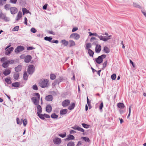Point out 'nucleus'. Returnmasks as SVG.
I'll return each mask as SVG.
<instances>
[{
  "label": "nucleus",
  "instance_id": "obj_19",
  "mask_svg": "<svg viewBox=\"0 0 146 146\" xmlns=\"http://www.w3.org/2000/svg\"><path fill=\"white\" fill-rule=\"evenodd\" d=\"M103 51L105 53L108 54L110 52V49L107 46H105L104 47Z\"/></svg>",
  "mask_w": 146,
  "mask_h": 146
},
{
  "label": "nucleus",
  "instance_id": "obj_54",
  "mask_svg": "<svg viewBox=\"0 0 146 146\" xmlns=\"http://www.w3.org/2000/svg\"><path fill=\"white\" fill-rule=\"evenodd\" d=\"M78 126H77L76 125H75L74 126L72 127L71 128L74 129V130H78Z\"/></svg>",
  "mask_w": 146,
  "mask_h": 146
},
{
  "label": "nucleus",
  "instance_id": "obj_14",
  "mask_svg": "<svg viewBox=\"0 0 146 146\" xmlns=\"http://www.w3.org/2000/svg\"><path fill=\"white\" fill-rule=\"evenodd\" d=\"M45 100L47 101H51L53 99V97L52 95H49L47 96H46L45 98Z\"/></svg>",
  "mask_w": 146,
  "mask_h": 146
},
{
  "label": "nucleus",
  "instance_id": "obj_29",
  "mask_svg": "<svg viewBox=\"0 0 146 146\" xmlns=\"http://www.w3.org/2000/svg\"><path fill=\"white\" fill-rule=\"evenodd\" d=\"M44 39L45 40L51 42V40L52 39V38L50 37L46 36L44 38Z\"/></svg>",
  "mask_w": 146,
  "mask_h": 146
},
{
  "label": "nucleus",
  "instance_id": "obj_3",
  "mask_svg": "<svg viewBox=\"0 0 146 146\" xmlns=\"http://www.w3.org/2000/svg\"><path fill=\"white\" fill-rule=\"evenodd\" d=\"M106 57V55L105 54H102L101 56H99L98 58L96 59V61L98 64H101L103 61V58H105Z\"/></svg>",
  "mask_w": 146,
  "mask_h": 146
},
{
  "label": "nucleus",
  "instance_id": "obj_34",
  "mask_svg": "<svg viewBox=\"0 0 146 146\" xmlns=\"http://www.w3.org/2000/svg\"><path fill=\"white\" fill-rule=\"evenodd\" d=\"M5 81L8 84H10L11 83V81L9 78H7L5 79Z\"/></svg>",
  "mask_w": 146,
  "mask_h": 146
},
{
  "label": "nucleus",
  "instance_id": "obj_13",
  "mask_svg": "<svg viewBox=\"0 0 146 146\" xmlns=\"http://www.w3.org/2000/svg\"><path fill=\"white\" fill-rule=\"evenodd\" d=\"M101 50V47L100 45L96 44V46L95 49L96 52L97 53H99L100 52Z\"/></svg>",
  "mask_w": 146,
  "mask_h": 146
},
{
  "label": "nucleus",
  "instance_id": "obj_35",
  "mask_svg": "<svg viewBox=\"0 0 146 146\" xmlns=\"http://www.w3.org/2000/svg\"><path fill=\"white\" fill-rule=\"evenodd\" d=\"M88 33L89 34V36H90L94 35L97 36L98 37V36H100L98 35V34L96 33H92L91 32H89Z\"/></svg>",
  "mask_w": 146,
  "mask_h": 146
},
{
  "label": "nucleus",
  "instance_id": "obj_48",
  "mask_svg": "<svg viewBox=\"0 0 146 146\" xmlns=\"http://www.w3.org/2000/svg\"><path fill=\"white\" fill-rule=\"evenodd\" d=\"M9 5L8 4H6L5 6V9L7 10H9L10 8Z\"/></svg>",
  "mask_w": 146,
  "mask_h": 146
},
{
  "label": "nucleus",
  "instance_id": "obj_44",
  "mask_svg": "<svg viewBox=\"0 0 146 146\" xmlns=\"http://www.w3.org/2000/svg\"><path fill=\"white\" fill-rule=\"evenodd\" d=\"M107 36H102V35L100 36H98V38H99L100 39V40H102V41H103L102 39H103V38L106 39V38H107Z\"/></svg>",
  "mask_w": 146,
  "mask_h": 146
},
{
  "label": "nucleus",
  "instance_id": "obj_36",
  "mask_svg": "<svg viewBox=\"0 0 146 146\" xmlns=\"http://www.w3.org/2000/svg\"><path fill=\"white\" fill-rule=\"evenodd\" d=\"M19 77V74L18 73H15L14 74L13 77L15 79L17 80L18 79Z\"/></svg>",
  "mask_w": 146,
  "mask_h": 146
},
{
  "label": "nucleus",
  "instance_id": "obj_4",
  "mask_svg": "<svg viewBox=\"0 0 146 146\" xmlns=\"http://www.w3.org/2000/svg\"><path fill=\"white\" fill-rule=\"evenodd\" d=\"M35 70V67L33 65H31L28 66L27 72L29 74H32L34 72Z\"/></svg>",
  "mask_w": 146,
  "mask_h": 146
},
{
  "label": "nucleus",
  "instance_id": "obj_2",
  "mask_svg": "<svg viewBox=\"0 0 146 146\" xmlns=\"http://www.w3.org/2000/svg\"><path fill=\"white\" fill-rule=\"evenodd\" d=\"M35 94L37 98L35 97H33L31 98V100L35 105H38L39 102L40 95L39 94L37 93H35Z\"/></svg>",
  "mask_w": 146,
  "mask_h": 146
},
{
  "label": "nucleus",
  "instance_id": "obj_55",
  "mask_svg": "<svg viewBox=\"0 0 146 146\" xmlns=\"http://www.w3.org/2000/svg\"><path fill=\"white\" fill-rule=\"evenodd\" d=\"M14 49V48L13 47H11V48H8L7 50V51H8V52H10V53Z\"/></svg>",
  "mask_w": 146,
  "mask_h": 146
},
{
  "label": "nucleus",
  "instance_id": "obj_52",
  "mask_svg": "<svg viewBox=\"0 0 146 146\" xmlns=\"http://www.w3.org/2000/svg\"><path fill=\"white\" fill-rule=\"evenodd\" d=\"M78 131H80L81 132H84V130L82 129V128L79 127L78 126Z\"/></svg>",
  "mask_w": 146,
  "mask_h": 146
},
{
  "label": "nucleus",
  "instance_id": "obj_28",
  "mask_svg": "<svg viewBox=\"0 0 146 146\" xmlns=\"http://www.w3.org/2000/svg\"><path fill=\"white\" fill-rule=\"evenodd\" d=\"M22 10L24 15L29 13V11L25 8H23L22 9Z\"/></svg>",
  "mask_w": 146,
  "mask_h": 146
},
{
  "label": "nucleus",
  "instance_id": "obj_51",
  "mask_svg": "<svg viewBox=\"0 0 146 146\" xmlns=\"http://www.w3.org/2000/svg\"><path fill=\"white\" fill-rule=\"evenodd\" d=\"M58 135L62 138H64L65 137L66 135V134L65 133L64 134H58Z\"/></svg>",
  "mask_w": 146,
  "mask_h": 146
},
{
  "label": "nucleus",
  "instance_id": "obj_59",
  "mask_svg": "<svg viewBox=\"0 0 146 146\" xmlns=\"http://www.w3.org/2000/svg\"><path fill=\"white\" fill-rule=\"evenodd\" d=\"M17 0H10V2L13 4H15L16 3Z\"/></svg>",
  "mask_w": 146,
  "mask_h": 146
},
{
  "label": "nucleus",
  "instance_id": "obj_64",
  "mask_svg": "<svg viewBox=\"0 0 146 146\" xmlns=\"http://www.w3.org/2000/svg\"><path fill=\"white\" fill-rule=\"evenodd\" d=\"M87 103L88 105H90V101L89 100L88 97H87Z\"/></svg>",
  "mask_w": 146,
  "mask_h": 146
},
{
  "label": "nucleus",
  "instance_id": "obj_22",
  "mask_svg": "<svg viewBox=\"0 0 146 146\" xmlns=\"http://www.w3.org/2000/svg\"><path fill=\"white\" fill-rule=\"evenodd\" d=\"M88 52L90 56L92 57L93 56L94 52L91 49H88Z\"/></svg>",
  "mask_w": 146,
  "mask_h": 146
},
{
  "label": "nucleus",
  "instance_id": "obj_53",
  "mask_svg": "<svg viewBox=\"0 0 146 146\" xmlns=\"http://www.w3.org/2000/svg\"><path fill=\"white\" fill-rule=\"evenodd\" d=\"M16 121L17 123L18 124L21 125L22 124V122H20V119L18 118H17L16 119Z\"/></svg>",
  "mask_w": 146,
  "mask_h": 146
},
{
  "label": "nucleus",
  "instance_id": "obj_15",
  "mask_svg": "<svg viewBox=\"0 0 146 146\" xmlns=\"http://www.w3.org/2000/svg\"><path fill=\"white\" fill-rule=\"evenodd\" d=\"M46 109V111L47 112H50L52 110V108L51 105L50 104L47 105Z\"/></svg>",
  "mask_w": 146,
  "mask_h": 146
},
{
  "label": "nucleus",
  "instance_id": "obj_43",
  "mask_svg": "<svg viewBox=\"0 0 146 146\" xmlns=\"http://www.w3.org/2000/svg\"><path fill=\"white\" fill-rule=\"evenodd\" d=\"M19 29V27L18 26H16L13 29V31H17Z\"/></svg>",
  "mask_w": 146,
  "mask_h": 146
},
{
  "label": "nucleus",
  "instance_id": "obj_40",
  "mask_svg": "<svg viewBox=\"0 0 146 146\" xmlns=\"http://www.w3.org/2000/svg\"><path fill=\"white\" fill-rule=\"evenodd\" d=\"M74 143L72 141L69 142L67 144V146H74Z\"/></svg>",
  "mask_w": 146,
  "mask_h": 146
},
{
  "label": "nucleus",
  "instance_id": "obj_63",
  "mask_svg": "<svg viewBox=\"0 0 146 146\" xmlns=\"http://www.w3.org/2000/svg\"><path fill=\"white\" fill-rule=\"evenodd\" d=\"M47 4H45L43 6V9L46 10L47 9Z\"/></svg>",
  "mask_w": 146,
  "mask_h": 146
},
{
  "label": "nucleus",
  "instance_id": "obj_7",
  "mask_svg": "<svg viewBox=\"0 0 146 146\" xmlns=\"http://www.w3.org/2000/svg\"><path fill=\"white\" fill-rule=\"evenodd\" d=\"M80 37V35L77 33H73L70 36V38H74L76 40H78Z\"/></svg>",
  "mask_w": 146,
  "mask_h": 146
},
{
  "label": "nucleus",
  "instance_id": "obj_8",
  "mask_svg": "<svg viewBox=\"0 0 146 146\" xmlns=\"http://www.w3.org/2000/svg\"><path fill=\"white\" fill-rule=\"evenodd\" d=\"M24 49V47L22 46H19L15 49V52L16 53L19 52L23 51Z\"/></svg>",
  "mask_w": 146,
  "mask_h": 146
},
{
  "label": "nucleus",
  "instance_id": "obj_30",
  "mask_svg": "<svg viewBox=\"0 0 146 146\" xmlns=\"http://www.w3.org/2000/svg\"><path fill=\"white\" fill-rule=\"evenodd\" d=\"M38 116L41 119H42L44 120V114H41L40 113L38 114Z\"/></svg>",
  "mask_w": 146,
  "mask_h": 146
},
{
  "label": "nucleus",
  "instance_id": "obj_10",
  "mask_svg": "<svg viewBox=\"0 0 146 146\" xmlns=\"http://www.w3.org/2000/svg\"><path fill=\"white\" fill-rule=\"evenodd\" d=\"M53 141L55 144H59L61 143V140L60 138L56 137L54 139Z\"/></svg>",
  "mask_w": 146,
  "mask_h": 146
},
{
  "label": "nucleus",
  "instance_id": "obj_41",
  "mask_svg": "<svg viewBox=\"0 0 146 146\" xmlns=\"http://www.w3.org/2000/svg\"><path fill=\"white\" fill-rule=\"evenodd\" d=\"M56 77V76L54 74H51L50 75V78L52 80H54L55 78Z\"/></svg>",
  "mask_w": 146,
  "mask_h": 146
},
{
  "label": "nucleus",
  "instance_id": "obj_57",
  "mask_svg": "<svg viewBox=\"0 0 146 146\" xmlns=\"http://www.w3.org/2000/svg\"><path fill=\"white\" fill-rule=\"evenodd\" d=\"M107 61H106L103 63V69L104 68L106 67L107 65Z\"/></svg>",
  "mask_w": 146,
  "mask_h": 146
},
{
  "label": "nucleus",
  "instance_id": "obj_20",
  "mask_svg": "<svg viewBox=\"0 0 146 146\" xmlns=\"http://www.w3.org/2000/svg\"><path fill=\"white\" fill-rule=\"evenodd\" d=\"M118 108L120 109H123L125 107V105L123 103H118L117 105Z\"/></svg>",
  "mask_w": 146,
  "mask_h": 146
},
{
  "label": "nucleus",
  "instance_id": "obj_56",
  "mask_svg": "<svg viewBox=\"0 0 146 146\" xmlns=\"http://www.w3.org/2000/svg\"><path fill=\"white\" fill-rule=\"evenodd\" d=\"M95 40H97V39L96 38L94 37H92L90 40V41L91 42H93V41H94Z\"/></svg>",
  "mask_w": 146,
  "mask_h": 146
},
{
  "label": "nucleus",
  "instance_id": "obj_61",
  "mask_svg": "<svg viewBox=\"0 0 146 146\" xmlns=\"http://www.w3.org/2000/svg\"><path fill=\"white\" fill-rule=\"evenodd\" d=\"M103 107V104L102 102L101 103V104L100 105V107H99V108L100 110H102V108Z\"/></svg>",
  "mask_w": 146,
  "mask_h": 146
},
{
  "label": "nucleus",
  "instance_id": "obj_6",
  "mask_svg": "<svg viewBox=\"0 0 146 146\" xmlns=\"http://www.w3.org/2000/svg\"><path fill=\"white\" fill-rule=\"evenodd\" d=\"M0 18L3 19L6 22L9 21H10V19L9 17H7L5 14L1 13H0Z\"/></svg>",
  "mask_w": 146,
  "mask_h": 146
},
{
  "label": "nucleus",
  "instance_id": "obj_5",
  "mask_svg": "<svg viewBox=\"0 0 146 146\" xmlns=\"http://www.w3.org/2000/svg\"><path fill=\"white\" fill-rule=\"evenodd\" d=\"M14 63V61L13 60H7L4 62L2 64V66L4 68L7 67L8 66V65L9 64H13Z\"/></svg>",
  "mask_w": 146,
  "mask_h": 146
},
{
  "label": "nucleus",
  "instance_id": "obj_16",
  "mask_svg": "<svg viewBox=\"0 0 146 146\" xmlns=\"http://www.w3.org/2000/svg\"><path fill=\"white\" fill-rule=\"evenodd\" d=\"M74 139V136L71 135H68V137L64 139L65 141H68L70 140H73Z\"/></svg>",
  "mask_w": 146,
  "mask_h": 146
},
{
  "label": "nucleus",
  "instance_id": "obj_23",
  "mask_svg": "<svg viewBox=\"0 0 146 146\" xmlns=\"http://www.w3.org/2000/svg\"><path fill=\"white\" fill-rule=\"evenodd\" d=\"M61 42L65 46H66L68 44V41H66L65 40H62L61 41Z\"/></svg>",
  "mask_w": 146,
  "mask_h": 146
},
{
  "label": "nucleus",
  "instance_id": "obj_9",
  "mask_svg": "<svg viewBox=\"0 0 146 146\" xmlns=\"http://www.w3.org/2000/svg\"><path fill=\"white\" fill-rule=\"evenodd\" d=\"M32 57L30 55H28L24 57V61L26 63H29L32 59Z\"/></svg>",
  "mask_w": 146,
  "mask_h": 146
},
{
  "label": "nucleus",
  "instance_id": "obj_37",
  "mask_svg": "<svg viewBox=\"0 0 146 146\" xmlns=\"http://www.w3.org/2000/svg\"><path fill=\"white\" fill-rule=\"evenodd\" d=\"M58 117V115H56L55 113H53L51 115V117L52 118L55 119L57 118Z\"/></svg>",
  "mask_w": 146,
  "mask_h": 146
},
{
  "label": "nucleus",
  "instance_id": "obj_50",
  "mask_svg": "<svg viewBox=\"0 0 146 146\" xmlns=\"http://www.w3.org/2000/svg\"><path fill=\"white\" fill-rule=\"evenodd\" d=\"M31 31L33 33H35L36 32V30L34 28H32L31 29Z\"/></svg>",
  "mask_w": 146,
  "mask_h": 146
},
{
  "label": "nucleus",
  "instance_id": "obj_18",
  "mask_svg": "<svg viewBox=\"0 0 146 146\" xmlns=\"http://www.w3.org/2000/svg\"><path fill=\"white\" fill-rule=\"evenodd\" d=\"M68 112V110L66 109H64L60 110V111L61 115H65Z\"/></svg>",
  "mask_w": 146,
  "mask_h": 146
},
{
  "label": "nucleus",
  "instance_id": "obj_1",
  "mask_svg": "<svg viewBox=\"0 0 146 146\" xmlns=\"http://www.w3.org/2000/svg\"><path fill=\"white\" fill-rule=\"evenodd\" d=\"M49 82L48 80L44 79L40 80L39 82V86L42 88L47 87L49 85Z\"/></svg>",
  "mask_w": 146,
  "mask_h": 146
},
{
  "label": "nucleus",
  "instance_id": "obj_32",
  "mask_svg": "<svg viewBox=\"0 0 146 146\" xmlns=\"http://www.w3.org/2000/svg\"><path fill=\"white\" fill-rule=\"evenodd\" d=\"M23 78L24 80H27L28 79V76L26 71L24 72L23 74Z\"/></svg>",
  "mask_w": 146,
  "mask_h": 146
},
{
  "label": "nucleus",
  "instance_id": "obj_49",
  "mask_svg": "<svg viewBox=\"0 0 146 146\" xmlns=\"http://www.w3.org/2000/svg\"><path fill=\"white\" fill-rule=\"evenodd\" d=\"M23 125L24 126H25L27 123V120L26 119H24L23 121Z\"/></svg>",
  "mask_w": 146,
  "mask_h": 146
},
{
  "label": "nucleus",
  "instance_id": "obj_47",
  "mask_svg": "<svg viewBox=\"0 0 146 146\" xmlns=\"http://www.w3.org/2000/svg\"><path fill=\"white\" fill-rule=\"evenodd\" d=\"M131 106H130L129 108V114L127 116V118H128L130 115L131 112Z\"/></svg>",
  "mask_w": 146,
  "mask_h": 146
},
{
  "label": "nucleus",
  "instance_id": "obj_42",
  "mask_svg": "<svg viewBox=\"0 0 146 146\" xmlns=\"http://www.w3.org/2000/svg\"><path fill=\"white\" fill-rule=\"evenodd\" d=\"M133 6L134 7L139 8H141V7L137 3H133Z\"/></svg>",
  "mask_w": 146,
  "mask_h": 146
},
{
  "label": "nucleus",
  "instance_id": "obj_27",
  "mask_svg": "<svg viewBox=\"0 0 146 146\" xmlns=\"http://www.w3.org/2000/svg\"><path fill=\"white\" fill-rule=\"evenodd\" d=\"M75 104L74 103L71 104L68 107V109L70 110L73 109L75 107Z\"/></svg>",
  "mask_w": 146,
  "mask_h": 146
},
{
  "label": "nucleus",
  "instance_id": "obj_11",
  "mask_svg": "<svg viewBox=\"0 0 146 146\" xmlns=\"http://www.w3.org/2000/svg\"><path fill=\"white\" fill-rule=\"evenodd\" d=\"M70 103V101L68 100H66L62 102V105L64 107H65L68 106Z\"/></svg>",
  "mask_w": 146,
  "mask_h": 146
},
{
  "label": "nucleus",
  "instance_id": "obj_38",
  "mask_svg": "<svg viewBox=\"0 0 146 146\" xmlns=\"http://www.w3.org/2000/svg\"><path fill=\"white\" fill-rule=\"evenodd\" d=\"M86 50H88V49H90L89 48H91V45L90 43H87L86 44Z\"/></svg>",
  "mask_w": 146,
  "mask_h": 146
},
{
  "label": "nucleus",
  "instance_id": "obj_58",
  "mask_svg": "<svg viewBox=\"0 0 146 146\" xmlns=\"http://www.w3.org/2000/svg\"><path fill=\"white\" fill-rule=\"evenodd\" d=\"M33 90H38V87L36 85H34L33 86Z\"/></svg>",
  "mask_w": 146,
  "mask_h": 146
},
{
  "label": "nucleus",
  "instance_id": "obj_24",
  "mask_svg": "<svg viewBox=\"0 0 146 146\" xmlns=\"http://www.w3.org/2000/svg\"><path fill=\"white\" fill-rule=\"evenodd\" d=\"M69 44L70 47L74 46L75 45V43L74 41L72 40L69 41Z\"/></svg>",
  "mask_w": 146,
  "mask_h": 146
},
{
  "label": "nucleus",
  "instance_id": "obj_62",
  "mask_svg": "<svg viewBox=\"0 0 146 146\" xmlns=\"http://www.w3.org/2000/svg\"><path fill=\"white\" fill-rule=\"evenodd\" d=\"M51 42L58 44V41L57 40H52Z\"/></svg>",
  "mask_w": 146,
  "mask_h": 146
},
{
  "label": "nucleus",
  "instance_id": "obj_46",
  "mask_svg": "<svg viewBox=\"0 0 146 146\" xmlns=\"http://www.w3.org/2000/svg\"><path fill=\"white\" fill-rule=\"evenodd\" d=\"M82 126L84 127L85 128H86V129L88 128H89V125H88L87 124H86L84 123H83L82 124Z\"/></svg>",
  "mask_w": 146,
  "mask_h": 146
},
{
  "label": "nucleus",
  "instance_id": "obj_26",
  "mask_svg": "<svg viewBox=\"0 0 146 146\" xmlns=\"http://www.w3.org/2000/svg\"><path fill=\"white\" fill-rule=\"evenodd\" d=\"M12 86L13 87H18L20 86V84L19 82H16L13 83L12 84Z\"/></svg>",
  "mask_w": 146,
  "mask_h": 146
},
{
  "label": "nucleus",
  "instance_id": "obj_25",
  "mask_svg": "<svg viewBox=\"0 0 146 146\" xmlns=\"http://www.w3.org/2000/svg\"><path fill=\"white\" fill-rule=\"evenodd\" d=\"M21 66L20 65H18L15 68V70L16 72H18L21 71Z\"/></svg>",
  "mask_w": 146,
  "mask_h": 146
},
{
  "label": "nucleus",
  "instance_id": "obj_17",
  "mask_svg": "<svg viewBox=\"0 0 146 146\" xmlns=\"http://www.w3.org/2000/svg\"><path fill=\"white\" fill-rule=\"evenodd\" d=\"M37 114L41 113L42 112V108L40 105H38L37 106Z\"/></svg>",
  "mask_w": 146,
  "mask_h": 146
},
{
  "label": "nucleus",
  "instance_id": "obj_12",
  "mask_svg": "<svg viewBox=\"0 0 146 146\" xmlns=\"http://www.w3.org/2000/svg\"><path fill=\"white\" fill-rule=\"evenodd\" d=\"M10 10L11 13L12 14H15L17 12V9L15 7H11L10 9Z\"/></svg>",
  "mask_w": 146,
  "mask_h": 146
},
{
  "label": "nucleus",
  "instance_id": "obj_31",
  "mask_svg": "<svg viewBox=\"0 0 146 146\" xmlns=\"http://www.w3.org/2000/svg\"><path fill=\"white\" fill-rule=\"evenodd\" d=\"M81 138L83 139L85 142H90V139L89 138L86 137H82Z\"/></svg>",
  "mask_w": 146,
  "mask_h": 146
},
{
  "label": "nucleus",
  "instance_id": "obj_60",
  "mask_svg": "<svg viewBox=\"0 0 146 146\" xmlns=\"http://www.w3.org/2000/svg\"><path fill=\"white\" fill-rule=\"evenodd\" d=\"M78 29V28L76 27L74 28L72 30V32H73L76 31Z\"/></svg>",
  "mask_w": 146,
  "mask_h": 146
},
{
  "label": "nucleus",
  "instance_id": "obj_21",
  "mask_svg": "<svg viewBox=\"0 0 146 146\" xmlns=\"http://www.w3.org/2000/svg\"><path fill=\"white\" fill-rule=\"evenodd\" d=\"M11 71L9 69H6L3 72V74L5 76H7L10 74Z\"/></svg>",
  "mask_w": 146,
  "mask_h": 146
},
{
  "label": "nucleus",
  "instance_id": "obj_45",
  "mask_svg": "<svg viewBox=\"0 0 146 146\" xmlns=\"http://www.w3.org/2000/svg\"><path fill=\"white\" fill-rule=\"evenodd\" d=\"M111 79L113 80H114L116 78V74H113L111 76Z\"/></svg>",
  "mask_w": 146,
  "mask_h": 146
},
{
  "label": "nucleus",
  "instance_id": "obj_33",
  "mask_svg": "<svg viewBox=\"0 0 146 146\" xmlns=\"http://www.w3.org/2000/svg\"><path fill=\"white\" fill-rule=\"evenodd\" d=\"M22 13L21 12H19L17 15V19H16L17 20H18L19 19H20L22 17Z\"/></svg>",
  "mask_w": 146,
  "mask_h": 146
},
{
  "label": "nucleus",
  "instance_id": "obj_39",
  "mask_svg": "<svg viewBox=\"0 0 146 146\" xmlns=\"http://www.w3.org/2000/svg\"><path fill=\"white\" fill-rule=\"evenodd\" d=\"M111 36H112L111 35L107 36V37L106 39L103 38V39H102L103 41L104 42H106L108 40L110 39L111 38Z\"/></svg>",
  "mask_w": 146,
  "mask_h": 146
}]
</instances>
